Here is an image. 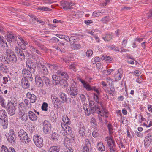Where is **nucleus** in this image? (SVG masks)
Masks as SVG:
<instances>
[{"mask_svg": "<svg viewBox=\"0 0 152 152\" xmlns=\"http://www.w3.org/2000/svg\"><path fill=\"white\" fill-rule=\"evenodd\" d=\"M99 104L100 105L101 107L98 106H96V104L93 101H90L89 106L90 113L93 114L97 110L99 112L98 113L100 114V115L101 116H102L104 115L107 114L108 113L106 109L103 107L102 103L100 102Z\"/></svg>", "mask_w": 152, "mask_h": 152, "instance_id": "1", "label": "nucleus"}, {"mask_svg": "<svg viewBox=\"0 0 152 152\" xmlns=\"http://www.w3.org/2000/svg\"><path fill=\"white\" fill-rule=\"evenodd\" d=\"M17 106V101L15 98L8 102L7 106V110L10 115L12 116L15 114Z\"/></svg>", "mask_w": 152, "mask_h": 152, "instance_id": "2", "label": "nucleus"}, {"mask_svg": "<svg viewBox=\"0 0 152 152\" xmlns=\"http://www.w3.org/2000/svg\"><path fill=\"white\" fill-rule=\"evenodd\" d=\"M26 65L27 67H28V70L26 69H23L22 71V73L21 75L23 76V77H28L30 72L34 73L35 72V69L33 66V64L32 63L31 60H29L26 62Z\"/></svg>", "mask_w": 152, "mask_h": 152, "instance_id": "3", "label": "nucleus"}, {"mask_svg": "<svg viewBox=\"0 0 152 152\" xmlns=\"http://www.w3.org/2000/svg\"><path fill=\"white\" fill-rule=\"evenodd\" d=\"M105 141L107 142V144L110 152H116V145L112 136L106 137Z\"/></svg>", "mask_w": 152, "mask_h": 152, "instance_id": "4", "label": "nucleus"}, {"mask_svg": "<svg viewBox=\"0 0 152 152\" xmlns=\"http://www.w3.org/2000/svg\"><path fill=\"white\" fill-rule=\"evenodd\" d=\"M5 55L8 57L9 62H15L17 61V57L14 55V52L10 49H5Z\"/></svg>", "mask_w": 152, "mask_h": 152, "instance_id": "5", "label": "nucleus"}, {"mask_svg": "<svg viewBox=\"0 0 152 152\" xmlns=\"http://www.w3.org/2000/svg\"><path fill=\"white\" fill-rule=\"evenodd\" d=\"M36 64L37 67L39 68L40 74L43 75L48 74V70L44 65L39 61H37Z\"/></svg>", "mask_w": 152, "mask_h": 152, "instance_id": "6", "label": "nucleus"}, {"mask_svg": "<svg viewBox=\"0 0 152 152\" xmlns=\"http://www.w3.org/2000/svg\"><path fill=\"white\" fill-rule=\"evenodd\" d=\"M29 139L27 136V134L24 130L20 131V140L21 142L27 143L28 142Z\"/></svg>", "mask_w": 152, "mask_h": 152, "instance_id": "7", "label": "nucleus"}, {"mask_svg": "<svg viewBox=\"0 0 152 152\" xmlns=\"http://www.w3.org/2000/svg\"><path fill=\"white\" fill-rule=\"evenodd\" d=\"M8 141L12 143L15 142L16 140V137L14 134V131L13 129H11L10 132V134H6L5 135Z\"/></svg>", "mask_w": 152, "mask_h": 152, "instance_id": "8", "label": "nucleus"}, {"mask_svg": "<svg viewBox=\"0 0 152 152\" xmlns=\"http://www.w3.org/2000/svg\"><path fill=\"white\" fill-rule=\"evenodd\" d=\"M33 140L35 144L38 147H41L43 146V139L40 136H34Z\"/></svg>", "mask_w": 152, "mask_h": 152, "instance_id": "9", "label": "nucleus"}, {"mask_svg": "<svg viewBox=\"0 0 152 152\" xmlns=\"http://www.w3.org/2000/svg\"><path fill=\"white\" fill-rule=\"evenodd\" d=\"M23 105H24L23 103H20V107L23 106L22 109H20V110H21L22 111H20V115H22L21 118L23 121H25L27 120L28 115L27 113H25V110H26V107L24 106H23Z\"/></svg>", "mask_w": 152, "mask_h": 152, "instance_id": "10", "label": "nucleus"}, {"mask_svg": "<svg viewBox=\"0 0 152 152\" xmlns=\"http://www.w3.org/2000/svg\"><path fill=\"white\" fill-rule=\"evenodd\" d=\"M44 131L47 133L51 130V125L49 122L47 120L45 121L43 123Z\"/></svg>", "mask_w": 152, "mask_h": 152, "instance_id": "11", "label": "nucleus"}, {"mask_svg": "<svg viewBox=\"0 0 152 152\" xmlns=\"http://www.w3.org/2000/svg\"><path fill=\"white\" fill-rule=\"evenodd\" d=\"M70 91L69 94L70 96L73 98H75L78 93V90L77 88L75 87H70Z\"/></svg>", "mask_w": 152, "mask_h": 152, "instance_id": "12", "label": "nucleus"}, {"mask_svg": "<svg viewBox=\"0 0 152 152\" xmlns=\"http://www.w3.org/2000/svg\"><path fill=\"white\" fill-rule=\"evenodd\" d=\"M6 39L9 42H14L16 41L17 37L12 33H9L7 35Z\"/></svg>", "mask_w": 152, "mask_h": 152, "instance_id": "13", "label": "nucleus"}, {"mask_svg": "<svg viewBox=\"0 0 152 152\" xmlns=\"http://www.w3.org/2000/svg\"><path fill=\"white\" fill-rule=\"evenodd\" d=\"M83 13V12L79 11L78 12H72L69 15V18H81V15Z\"/></svg>", "mask_w": 152, "mask_h": 152, "instance_id": "14", "label": "nucleus"}, {"mask_svg": "<svg viewBox=\"0 0 152 152\" xmlns=\"http://www.w3.org/2000/svg\"><path fill=\"white\" fill-rule=\"evenodd\" d=\"M21 86L24 88H27L30 86V84L27 78L26 77H23L21 81Z\"/></svg>", "mask_w": 152, "mask_h": 152, "instance_id": "15", "label": "nucleus"}, {"mask_svg": "<svg viewBox=\"0 0 152 152\" xmlns=\"http://www.w3.org/2000/svg\"><path fill=\"white\" fill-rule=\"evenodd\" d=\"M152 141V135H148L146 136L144 140V145L145 147H148Z\"/></svg>", "mask_w": 152, "mask_h": 152, "instance_id": "16", "label": "nucleus"}, {"mask_svg": "<svg viewBox=\"0 0 152 152\" xmlns=\"http://www.w3.org/2000/svg\"><path fill=\"white\" fill-rule=\"evenodd\" d=\"M80 81L83 84V87L87 90L88 91L92 90V87H91L87 82L81 79H80Z\"/></svg>", "mask_w": 152, "mask_h": 152, "instance_id": "17", "label": "nucleus"}, {"mask_svg": "<svg viewBox=\"0 0 152 152\" xmlns=\"http://www.w3.org/2000/svg\"><path fill=\"white\" fill-rule=\"evenodd\" d=\"M56 73L58 76L60 77H61L64 78H66V80L68 79V76L66 72H64L61 70L58 69Z\"/></svg>", "mask_w": 152, "mask_h": 152, "instance_id": "18", "label": "nucleus"}, {"mask_svg": "<svg viewBox=\"0 0 152 152\" xmlns=\"http://www.w3.org/2000/svg\"><path fill=\"white\" fill-rule=\"evenodd\" d=\"M61 7L64 10H67L70 8L71 3L66 1H63L60 2Z\"/></svg>", "mask_w": 152, "mask_h": 152, "instance_id": "19", "label": "nucleus"}, {"mask_svg": "<svg viewBox=\"0 0 152 152\" xmlns=\"http://www.w3.org/2000/svg\"><path fill=\"white\" fill-rule=\"evenodd\" d=\"M86 146H84L82 150V152H90L89 148L91 146V143L89 142V140L87 139L85 140Z\"/></svg>", "mask_w": 152, "mask_h": 152, "instance_id": "20", "label": "nucleus"}, {"mask_svg": "<svg viewBox=\"0 0 152 152\" xmlns=\"http://www.w3.org/2000/svg\"><path fill=\"white\" fill-rule=\"evenodd\" d=\"M51 99L53 104L54 105L58 106L60 104V102L59 99L56 96H54L53 95H52L51 96Z\"/></svg>", "mask_w": 152, "mask_h": 152, "instance_id": "21", "label": "nucleus"}, {"mask_svg": "<svg viewBox=\"0 0 152 152\" xmlns=\"http://www.w3.org/2000/svg\"><path fill=\"white\" fill-rule=\"evenodd\" d=\"M28 114L29 118L31 120L35 121L37 119L38 117L32 111H29Z\"/></svg>", "mask_w": 152, "mask_h": 152, "instance_id": "22", "label": "nucleus"}, {"mask_svg": "<svg viewBox=\"0 0 152 152\" xmlns=\"http://www.w3.org/2000/svg\"><path fill=\"white\" fill-rule=\"evenodd\" d=\"M36 85L39 87H42L43 86V82L42 78L39 77L35 79Z\"/></svg>", "mask_w": 152, "mask_h": 152, "instance_id": "23", "label": "nucleus"}, {"mask_svg": "<svg viewBox=\"0 0 152 152\" xmlns=\"http://www.w3.org/2000/svg\"><path fill=\"white\" fill-rule=\"evenodd\" d=\"M21 41V42H20V48L21 49L23 50H25L26 48V45L27 44V42L25 41L21 37H20V41Z\"/></svg>", "mask_w": 152, "mask_h": 152, "instance_id": "24", "label": "nucleus"}, {"mask_svg": "<svg viewBox=\"0 0 152 152\" xmlns=\"http://www.w3.org/2000/svg\"><path fill=\"white\" fill-rule=\"evenodd\" d=\"M79 133L80 135L81 136H84L85 134L86 130L84 126L80 125L79 127Z\"/></svg>", "mask_w": 152, "mask_h": 152, "instance_id": "25", "label": "nucleus"}, {"mask_svg": "<svg viewBox=\"0 0 152 152\" xmlns=\"http://www.w3.org/2000/svg\"><path fill=\"white\" fill-rule=\"evenodd\" d=\"M7 118L1 119L0 121L1 122V125L3 126L4 129H6L7 127L8 121L7 120Z\"/></svg>", "mask_w": 152, "mask_h": 152, "instance_id": "26", "label": "nucleus"}, {"mask_svg": "<svg viewBox=\"0 0 152 152\" xmlns=\"http://www.w3.org/2000/svg\"><path fill=\"white\" fill-rule=\"evenodd\" d=\"M57 81L56 85L60 84V85H63L64 86H66L68 85L67 82L65 80L61 79L59 81Z\"/></svg>", "mask_w": 152, "mask_h": 152, "instance_id": "27", "label": "nucleus"}, {"mask_svg": "<svg viewBox=\"0 0 152 152\" xmlns=\"http://www.w3.org/2000/svg\"><path fill=\"white\" fill-rule=\"evenodd\" d=\"M59 97L61 99L60 102L64 103V102H66L67 101V98L65 94L61 93L59 95Z\"/></svg>", "mask_w": 152, "mask_h": 152, "instance_id": "28", "label": "nucleus"}, {"mask_svg": "<svg viewBox=\"0 0 152 152\" xmlns=\"http://www.w3.org/2000/svg\"><path fill=\"white\" fill-rule=\"evenodd\" d=\"M97 148L98 149L101 151H103L105 150V147L103 145L102 143V142H99L97 145Z\"/></svg>", "mask_w": 152, "mask_h": 152, "instance_id": "29", "label": "nucleus"}, {"mask_svg": "<svg viewBox=\"0 0 152 152\" xmlns=\"http://www.w3.org/2000/svg\"><path fill=\"white\" fill-rule=\"evenodd\" d=\"M7 114L5 110H0V120L6 118Z\"/></svg>", "mask_w": 152, "mask_h": 152, "instance_id": "30", "label": "nucleus"}, {"mask_svg": "<svg viewBox=\"0 0 152 152\" xmlns=\"http://www.w3.org/2000/svg\"><path fill=\"white\" fill-rule=\"evenodd\" d=\"M42 78L43 82H44L46 85L48 86L50 84V80L48 78L45 76H42Z\"/></svg>", "mask_w": 152, "mask_h": 152, "instance_id": "31", "label": "nucleus"}, {"mask_svg": "<svg viewBox=\"0 0 152 152\" xmlns=\"http://www.w3.org/2000/svg\"><path fill=\"white\" fill-rule=\"evenodd\" d=\"M59 148L57 146H53L51 147L49 149V152H59Z\"/></svg>", "mask_w": 152, "mask_h": 152, "instance_id": "32", "label": "nucleus"}, {"mask_svg": "<svg viewBox=\"0 0 152 152\" xmlns=\"http://www.w3.org/2000/svg\"><path fill=\"white\" fill-rule=\"evenodd\" d=\"M107 127L109 131L110 136H112L111 134L113 132L114 130L112 125L110 124H107Z\"/></svg>", "mask_w": 152, "mask_h": 152, "instance_id": "33", "label": "nucleus"}, {"mask_svg": "<svg viewBox=\"0 0 152 152\" xmlns=\"http://www.w3.org/2000/svg\"><path fill=\"white\" fill-rule=\"evenodd\" d=\"M87 104H84L83 105V108L85 111L86 114L87 115H89L91 114L90 110H88V109L87 108L86 106Z\"/></svg>", "mask_w": 152, "mask_h": 152, "instance_id": "34", "label": "nucleus"}, {"mask_svg": "<svg viewBox=\"0 0 152 152\" xmlns=\"http://www.w3.org/2000/svg\"><path fill=\"white\" fill-rule=\"evenodd\" d=\"M71 46L72 49L74 50L79 49L80 47V44L76 43H75L74 44L71 45Z\"/></svg>", "mask_w": 152, "mask_h": 152, "instance_id": "35", "label": "nucleus"}, {"mask_svg": "<svg viewBox=\"0 0 152 152\" xmlns=\"http://www.w3.org/2000/svg\"><path fill=\"white\" fill-rule=\"evenodd\" d=\"M71 45L74 44L75 43H76V38L74 36H71L70 37V40Z\"/></svg>", "mask_w": 152, "mask_h": 152, "instance_id": "36", "label": "nucleus"}, {"mask_svg": "<svg viewBox=\"0 0 152 152\" xmlns=\"http://www.w3.org/2000/svg\"><path fill=\"white\" fill-rule=\"evenodd\" d=\"M77 65V63L76 62L72 63L71 65L69 66V69L74 70L75 69V67Z\"/></svg>", "mask_w": 152, "mask_h": 152, "instance_id": "37", "label": "nucleus"}, {"mask_svg": "<svg viewBox=\"0 0 152 152\" xmlns=\"http://www.w3.org/2000/svg\"><path fill=\"white\" fill-rule=\"evenodd\" d=\"M102 59L108 61H110L112 60V58L110 56H102Z\"/></svg>", "mask_w": 152, "mask_h": 152, "instance_id": "38", "label": "nucleus"}, {"mask_svg": "<svg viewBox=\"0 0 152 152\" xmlns=\"http://www.w3.org/2000/svg\"><path fill=\"white\" fill-rule=\"evenodd\" d=\"M99 94H96V93H94V95L93 96V98L94 100L96 101V103H99L100 102L98 101L99 97L98 95Z\"/></svg>", "mask_w": 152, "mask_h": 152, "instance_id": "39", "label": "nucleus"}, {"mask_svg": "<svg viewBox=\"0 0 152 152\" xmlns=\"http://www.w3.org/2000/svg\"><path fill=\"white\" fill-rule=\"evenodd\" d=\"M7 69V66L4 64L1 63H0V69L4 72Z\"/></svg>", "mask_w": 152, "mask_h": 152, "instance_id": "40", "label": "nucleus"}, {"mask_svg": "<svg viewBox=\"0 0 152 152\" xmlns=\"http://www.w3.org/2000/svg\"><path fill=\"white\" fill-rule=\"evenodd\" d=\"M103 38L104 40L109 41L112 39V36L111 34H107L105 37H103Z\"/></svg>", "mask_w": 152, "mask_h": 152, "instance_id": "41", "label": "nucleus"}, {"mask_svg": "<svg viewBox=\"0 0 152 152\" xmlns=\"http://www.w3.org/2000/svg\"><path fill=\"white\" fill-rule=\"evenodd\" d=\"M122 75L118 73L115 74V78L116 81H117L121 79Z\"/></svg>", "mask_w": 152, "mask_h": 152, "instance_id": "42", "label": "nucleus"}, {"mask_svg": "<svg viewBox=\"0 0 152 152\" xmlns=\"http://www.w3.org/2000/svg\"><path fill=\"white\" fill-rule=\"evenodd\" d=\"M30 50L34 53L36 52L38 54H40L39 51L34 46H31L30 47Z\"/></svg>", "mask_w": 152, "mask_h": 152, "instance_id": "43", "label": "nucleus"}, {"mask_svg": "<svg viewBox=\"0 0 152 152\" xmlns=\"http://www.w3.org/2000/svg\"><path fill=\"white\" fill-rule=\"evenodd\" d=\"M0 41L1 44L2 43V45H1L2 46H4V47H5V45H6L7 47L8 45L7 44V43L6 42L5 40L3 38H2L1 37V38L0 39Z\"/></svg>", "mask_w": 152, "mask_h": 152, "instance_id": "44", "label": "nucleus"}, {"mask_svg": "<svg viewBox=\"0 0 152 152\" xmlns=\"http://www.w3.org/2000/svg\"><path fill=\"white\" fill-rule=\"evenodd\" d=\"M1 152H9V149L6 146L2 145L1 149Z\"/></svg>", "mask_w": 152, "mask_h": 152, "instance_id": "45", "label": "nucleus"}, {"mask_svg": "<svg viewBox=\"0 0 152 152\" xmlns=\"http://www.w3.org/2000/svg\"><path fill=\"white\" fill-rule=\"evenodd\" d=\"M30 102L31 103L34 102L36 100V96L34 94H32L30 98Z\"/></svg>", "mask_w": 152, "mask_h": 152, "instance_id": "46", "label": "nucleus"}, {"mask_svg": "<svg viewBox=\"0 0 152 152\" xmlns=\"http://www.w3.org/2000/svg\"><path fill=\"white\" fill-rule=\"evenodd\" d=\"M49 67L52 69H53L55 70H56L58 69H59V67L56 64H53V65H50V66H49Z\"/></svg>", "mask_w": 152, "mask_h": 152, "instance_id": "47", "label": "nucleus"}, {"mask_svg": "<svg viewBox=\"0 0 152 152\" xmlns=\"http://www.w3.org/2000/svg\"><path fill=\"white\" fill-rule=\"evenodd\" d=\"M48 104L47 103L44 102L42 106V110H43L46 111L47 110L48 108Z\"/></svg>", "mask_w": 152, "mask_h": 152, "instance_id": "48", "label": "nucleus"}, {"mask_svg": "<svg viewBox=\"0 0 152 152\" xmlns=\"http://www.w3.org/2000/svg\"><path fill=\"white\" fill-rule=\"evenodd\" d=\"M113 71V69H109L107 70H104L103 71V72L106 75H110L111 72Z\"/></svg>", "mask_w": 152, "mask_h": 152, "instance_id": "49", "label": "nucleus"}, {"mask_svg": "<svg viewBox=\"0 0 152 152\" xmlns=\"http://www.w3.org/2000/svg\"><path fill=\"white\" fill-rule=\"evenodd\" d=\"M92 135L94 137H97L99 136V133L98 130H96L92 132Z\"/></svg>", "mask_w": 152, "mask_h": 152, "instance_id": "50", "label": "nucleus"}, {"mask_svg": "<svg viewBox=\"0 0 152 152\" xmlns=\"http://www.w3.org/2000/svg\"><path fill=\"white\" fill-rule=\"evenodd\" d=\"M4 100L3 97L0 98V105L2 107H5V104L4 103Z\"/></svg>", "mask_w": 152, "mask_h": 152, "instance_id": "51", "label": "nucleus"}, {"mask_svg": "<svg viewBox=\"0 0 152 152\" xmlns=\"http://www.w3.org/2000/svg\"><path fill=\"white\" fill-rule=\"evenodd\" d=\"M107 82L108 83L109 85L113 84V81L111 78L110 77H107L106 78Z\"/></svg>", "mask_w": 152, "mask_h": 152, "instance_id": "52", "label": "nucleus"}, {"mask_svg": "<svg viewBox=\"0 0 152 152\" xmlns=\"http://www.w3.org/2000/svg\"><path fill=\"white\" fill-rule=\"evenodd\" d=\"M92 54L93 51L91 50H89L86 52V56L88 57L91 56Z\"/></svg>", "mask_w": 152, "mask_h": 152, "instance_id": "53", "label": "nucleus"}, {"mask_svg": "<svg viewBox=\"0 0 152 152\" xmlns=\"http://www.w3.org/2000/svg\"><path fill=\"white\" fill-rule=\"evenodd\" d=\"M3 79L4 80L3 83L5 84L7 83L10 80V78L9 77H3Z\"/></svg>", "mask_w": 152, "mask_h": 152, "instance_id": "54", "label": "nucleus"}, {"mask_svg": "<svg viewBox=\"0 0 152 152\" xmlns=\"http://www.w3.org/2000/svg\"><path fill=\"white\" fill-rule=\"evenodd\" d=\"M52 79L53 80H54L55 83V84L56 85V82L57 81H59L58 79V77L56 75H53L52 76Z\"/></svg>", "mask_w": 152, "mask_h": 152, "instance_id": "55", "label": "nucleus"}, {"mask_svg": "<svg viewBox=\"0 0 152 152\" xmlns=\"http://www.w3.org/2000/svg\"><path fill=\"white\" fill-rule=\"evenodd\" d=\"M25 56L23 53L21 52L20 54V58L21 61H23L25 59Z\"/></svg>", "mask_w": 152, "mask_h": 152, "instance_id": "56", "label": "nucleus"}, {"mask_svg": "<svg viewBox=\"0 0 152 152\" xmlns=\"http://www.w3.org/2000/svg\"><path fill=\"white\" fill-rule=\"evenodd\" d=\"M3 58H2V60H3V61L4 62H6L7 63H10L9 59H8V58H8L7 56L6 57L4 56V57H3Z\"/></svg>", "mask_w": 152, "mask_h": 152, "instance_id": "57", "label": "nucleus"}, {"mask_svg": "<svg viewBox=\"0 0 152 152\" xmlns=\"http://www.w3.org/2000/svg\"><path fill=\"white\" fill-rule=\"evenodd\" d=\"M110 88V91L113 93H114L115 91V89L114 88V85L113 84L109 85Z\"/></svg>", "mask_w": 152, "mask_h": 152, "instance_id": "58", "label": "nucleus"}, {"mask_svg": "<svg viewBox=\"0 0 152 152\" xmlns=\"http://www.w3.org/2000/svg\"><path fill=\"white\" fill-rule=\"evenodd\" d=\"M150 13L149 14L147 15V18H152V9H151L150 11Z\"/></svg>", "mask_w": 152, "mask_h": 152, "instance_id": "59", "label": "nucleus"}, {"mask_svg": "<svg viewBox=\"0 0 152 152\" xmlns=\"http://www.w3.org/2000/svg\"><path fill=\"white\" fill-rule=\"evenodd\" d=\"M38 9L41 10L47 11L48 10L49 8L47 7H39Z\"/></svg>", "mask_w": 152, "mask_h": 152, "instance_id": "60", "label": "nucleus"}, {"mask_svg": "<svg viewBox=\"0 0 152 152\" xmlns=\"http://www.w3.org/2000/svg\"><path fill=\"white\" fill-rule=\"evenodd\" d=\"M80 97L82 101H85L86 100V98L85 96L83 94H81L80 95Z\"/></svg>", "mask_w": 152, "mask_h": 152, "instance_id": "61", "label": "nucleus"}, {"mask_svg": "<svg viewBox=\"0 0 152 152\" xmlns=\"http://www.w3.org/2000/svg\"><path fill=\"white\" fill-rule=\"evenodd\" d=\"M85 23L87 25H89L90 24L92 23V20H87L85 21Z\"/></svg>", "mask_w": 152, "mask_h": 152, "instance_id": "62", "label": "nucleus"}, {"mask_svg": "<svg viewBox=\"0 0 152 152\" xmlns=\"http://www.w3.org/2000/svg\"><path fill=\"white\" fill-rule=\"evenodd\" d=\"M100 13L97 11H95L93 12V15L96 17L100 15Z\"/></svg>", "mask_w": 152, "mask_h": 152, "instance_id": "63", "label": "nucleus"}, {"mask_svg": "<svg viewBox=\"0 0 152 152\" xmlns=\"http://www.w3.org/2000/svg\"><path fill=\"white\" fill-rule=\"evenodd\" d=\"M134 73V74L137 76H139L141 74V72L138 70H136Z\"/></svg>", "mask_w": 152, "mask_h": 152, "instance_id": "64", "label": "nucleus"}]
</instances>
